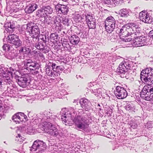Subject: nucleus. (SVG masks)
I'll list each match as a JSON object with an SVG mask.
<instances>
[{"mask_svg":"<svg viewBox=\"0 0 153 153\" xmlns=\"http://www.w3.org/2000/svg\"><path fill=\"white\" fill-rule=\"evenodd\" d=\"M86 118L83 116L77 115L75 116L73 120L75 126L78 128L85 131L89 127V124Z\"/></svg>","mask_w":153,"mask_h":153,"instance_id":"f257e3e1","label":"nucleus"},{"mask_svg":"<svg viewBox=\"0 0 153 153\" xmlns=\"http://www.w3.org/2000/svg\"><path fill=\"white\" fill-rule=\"evenodd\" d=\"M140 96L146 100L153 101V87L145 85L140 93Z\"/></svg>","mask_w":153,"mask_h":153,"instance_id":"f03ea898","label":"nucleus"},{"mask_svg":"<svg viewBox=\"0 0 153 153\" xmlns=\"http://www.w3.org/2000/svg\"><path fill=\"white\" fill-rule=\"evenodd\" d=\"M32 22L27 24L26 28L30 36L33 38H36L40 34V30L38 26Z\"/></svg>","mask_w":153,"mask_h":153,"instance_id":"7ed1b4c3","label":"nucleus"},{"mask_svg":"<svg viewBox=\"0 0 153 153\" xmlns=\"http://www.w3.org/2000/svg\"><path fill=\"white\" fill-rule=\"evenodd\" d=\"M46 144L43 141L38 140L35 141L30 149L31 151H36L37 150L39 152H42L46 149Z\"/></svg>","mask_w":153,"mask_h":153,"instance_id":"20e7f679","label":"nucleus"},{"mask_svg":"<svg viewBox=\"0 0 153 153\" xmlns=\"http://www.w3.org/2000/svg\"><path fill=\"white\" fill-rule=\"evenodd\" d=\"M7 39L8 43L13 44L16 47H18L22 45V41L20 40L19 36L16 35H10L7 37Z\"/></svg>","mask_w":153,"mask_h":153,"instance_id":"39448f33","label":"nucleus"},{"mask_svg":"<svg viewBox=\"0 0 153 153\" xmlns=\"http://www.w3.org/2000/svg\"><path fill=\"white\" fill-rule=\"evenodd\" d=\"M114 94L119 99H123L127 96V93L125 89L121 86H117L114 91Z\"/></svg>","mask_w":153,"mask_h":153,"instance_id":"423d86ee","label":"nucleus"},{"mask_svg":"<svg viewBox=\"0 0 153 153\" xmlns=\"http://www.w3.org/2000/svg\"><path fill=\"white\" fill-rule=\"evenodd\" d=\"M12 119L16 123H19L20 122L27 121V117L24 113L19 112L15 114L12 116Z\"/></svg>","mask_w":153,"mask_h":153,"instance_id":"0eeeda50","label":"nucleus"},{"mask_svg":"<svg viewBox=\"0 0 153 153\" xmlns=\"http://www.w3.org/2000/svg\"><path fill=\"white\" fill-rule=\"evenodd\" d=\"M126 26L129 27L130 33L132 34H134L137 35L141 32V28L137 23L134 22L130 23L127 24Z\"/></svg>","mask_w":153,"mask_h":153,"instance_id":"6e6552de","label":"nucleus"},{"mask_svg":"<svg viewBox=\"0 0 153 153\" xmlns=\"http://www.w3.org/2000/svg\"><path fill=\"white\" fill-rule=\"evenodd\" d=\"M153 76V69L151 68H146L143 70L140 74V78L141 80H143L147 78L149 76Z\"/></svg>","mask_w":153,"mask_h":153,"instance_id":"1a4fd4ad","label":"nucleus"},{"mask_svg":"<svg viewBox=\"0 0 153 153\" xmlns=\"http://www.w3.org/2000/svg\"><path fill=\"white\" fill-rule=\"evenodd\" d=\"M140 19L141 21L146 23H151L152 21V17L149 16L146 11H143L139 13Z\"/></svg>","mask_w":153,"mask_h":153,"instance_id":"9d476101","label":"nucleus"},{"mask_svg":"<svg viewBox=\"0 0 153 153\" xmlns=\"http://www.w3.org/2000/svg\"><path fill=\"white\" fill-rule=\"evenodd\" d=\"M130 68V65L128 62L125 61L122 62L119 65L117 69L118 72L120 73H123L126 72L128 69Z\"/></svg>","mask_w":153,"mask_h":153,"instance_id":"9b49d317","label":"nucleus"},{"mask_svg":"<svg viewBox=\"0 0 153 153\" xmlns=\"http://www.w3.org/2000/svg\"><path fill=\"white\" fill-rule=\"evenodd\" d=\"M53 126L51 123L44 122L40 123L39 127L42 131H44L45 133H48L50 129L52 128Z\"/></svg>","mask_w":153,"mask_h":153,"instance_id":"f8f14e48","label":"nucleus"},{"mask_svg":"<svg viewBox=\"0 0 153 153\" xmlns=\"http://www.w3.org/2000/svg\"><path fill=\"white\" fill-rule=\"evenodd\" d=\"M37 63L36 62L28 60L25 63V65L28 70L34 71L37 69Z\"/></svg>","mask_w":153,"mask_h":153,"instance_id":"ddd939ff","label":"nucleus"},{"mask_svg":"<svg viewBox=\"0 0 153 153\" xmlns=\"http://www.w3.org/2000/svg\"><path fill=\"white\" fill-rule=\"evenodd\" d=\"M55 8L57 11L60 13H62L64 14H66L68 11V7L66 6L60 4H57Z\"/></svg>","mask_w":153,"mask_h":153,"instance_id":"4468645a","label":"nucleus"},{"mask_svg":"<svg viewBox=\"0 0 153 153\" xmlns=\"http://www.w3.org/2000/svg\"><path fill=\"white\" fill-rule=\"evenodd\" d=\"M86 22H87L88 27L89 28L94 29L96 27V22L94 20H91L92 16L90 15H85Z\"/></svg>","mask_w":153,"mask_h":153,"instance_id":"2eb2a0df","label":"nucleus"},{"mask_svg":"<svg viewBox=\"0 0 153 153\" xmlns=\"http://www.w3.org/2000/svg\"><path fill=\"white\" fill-rule=\"evenodd\" d=\"M28 81V79L27 78L22 77L19 79L18 83L20 86L24 88L27 85H28L29 83Z\"/></svg>","mask_w":153,"mask_h":153,"instance_id":"dca6fc26","label":"nucleus"},{"mask_svg":"<svg viewBox=\"0 0 153 153\" xmlns=\"http://www.w3.org/2000/svg\"><path fill=\"white\" fill-rule=\"evenodd\" d=\"M37 7L36 4L35 3L30 4L25 8V11L27 13H31L37 8Z\"/></svg>","mask_w":153,"mask_h":153,"instance_id":"f3484780","label":"nucleus"},{"mask_svg":"<svg viewBox=\"0 0 153 153\" xmlns=\"http://www.w3.org/2000/svg\"><path fill=\"white\" fill-rule=\"evenodd\" d=\"M80 104L81 107L83 108L87 111L89 109L88 104V101L87 99H82L80 101Z\"/></svg>","mask_w":153,"mask_h":153,"instance_id":"a211bd4d","label":"nucleus"},{"mask_svg":"<svg viewBox=\"0 0 153 153\" xmlns=\"http://www.w3.org/2000/svg\"><path fill=\"white\" fill-rule=\"evenodd\" d=\"M70 43L73 45L77 44L79 41V37L76 35H73L70 37L69 39Z\"/></svg>","mask_w":153,"mask_h":153,"instance_id":"6ab92c4d","label":"nucleus"},{"mask_svg":"<svg viewBox=\"0 0 153 153\" xmlns=\"http://www.w3.org/2000/svg\"><path fill=\"white\" fill-rule=\"evenodd\" d=\"M105 24L106 25H115V21L114 18L112 16L108 17L105 21Z\"/></svg>","mask_w":153,"mask_h":153,"instance_id":"aec40b11","label":"nucleus"},{"mask_svg":"<svg viewBox=\"0 0 153 153\" xmlns=\"http://www.w3.org/2000/svg\"><path fill=\"white\" fill-rule=\"evenodd\" d=\"M129 34V33L127 30V28L125 27H123L119 32L120 36H122L123 37L127 36Z\"/></svg>","mask_w":153,"mask_h":153,"instance_id":"412c9836","label":"nucleus"},{"mask_svg":"<svg viewBox=\"0 0 153 153\" xmlns=\"http://www.w3.org/2000/svg\"><path fill=\"white\" fill-rule=\"evenodd\" d=\"M138 36H136V37L135 38V42H134L135 45H137V46H142L144 45V42H143L142 39H140V38H138Z\"/></svg>","mask_w":153,"mask_h":153,"instance_id":"4be33fe9","label":"nucleus"},{"mask_svg":"<svg viewBox=\"0 0 153 153\" xmlns=\"http://www.w3.org/2000/svg\"><path fill=\"white\" fill-rule=\"evenodd\" d=\"M48 133L51 135L56 136L58 135L59 133L58 129L53 126L52 128L50 129Z\"/></svg>","mask_w":153,"mask_h":153,"instance_id":"5701e85b","label":"nucleus"},{"mask_svg":"<svg viewBox=\"0 0 153 153\" xmlns=\"http://www.w3.org/2000/svg\"><path fill=\"white\" fill-rule=\"evenodd\" d=\"M37 15L38 16H40L42 17H45L47 15V14L45 13V11L44 7L40 10L38 11L37 12Z\"/></svg>","mask_w":153,"mask_h":153,"instance_id":"b1692460","label":"nucleus"},{"mask_svg":"<svg viewBox=\"0 0 153 153\" xmlns=\"http://www.w3.org/2000/svg\"><path fill=\"white\" fill-rule=\"evenodd\" d=\"M105 27L107 32L110 33L114 30L115 27V25H107L105 24Z\"/></svg>","mask_w":153,"mask_h":153,"instance_id":"393cba45","label":"nucleus"},{"mask_svg":"<svg viewBox=\"0 0 153 153\" xmlns=\"http://www.w3.org/2000/svg\"><path fill=\"white\" fill-rule=\"evenodd\" d=\"M25 139V138L22 136L20 134H18V135L16 136L15 138V140L16 142L19 144L22 143Z\"/></svg>","mask_w":153,"mask_h":153,"instance_id":"a878e982","label":"nucleus"},{"mask_svg":"<svg viewBox=\"0 0 153 153\" xmlns=\"http://www.w3.org/2000/svg\"><path fill=\"white\" fill-rule=\"evenodd\" d=\"M144 83L146 84H148L147 85H149L152 83H153V76H149L147 78L143 80Z\"/></svg>","mask_w":153,"mask_h":153,"instance_id":"bb28decb","label":"nucleus"},{"mask_svg":"<svg viewBox=\"0 0 153 153\" xmlns=\"http://www.w3.org/2000/svg\"><path fill=\"white\" fill-rule=\"evenodd\" d=\"M44 7L45 11V13L47 15L48 14H51L53 13V9L50 6H44Z\"/></svg>","mask_w":153,"mask_h":153,"instance_id":"cd10ccee","label":"nucleus"},{"mask_svg":"<svg viewBox=\"0 0 153 153\" xmlns=\"http://www.w3.org/2000/svg\"><path fill=\"white\" fill-rule=\"evenodd\" d=\"M134 104L131 103H130L126 105L125 106V109L127 111H131L133 110L134 108Z\"/></svg>","mask_w":153,"mask_h":153,"instance_id":"c85d7f7f","label":"nucleus"},{"mask_svg":"<svg viewBox=\"0 0 153 153\" xmlns=\"http://www.w3.org/2000/svg\"><path fill=\"white\" fill-rule=\"evenodd\" d=\"M0 71H1V73H0V75L1 76L3 79H4V78H7L9 76H10V75L7 72L6 73L4 71L0 69Z\"/></svg>","mask_w":153,"mask_h":153,"instance_id":"c756f323","label":"nucleus"},{"mask_svg":"<svg viewBox=\"0 0 153 153\" xmlns=\"http://www.w3.org/2000/svg\"><path fill=\"white\" fill-rule=\"evenodd\" d=\"M0 71H1V73H0V75L1 76L3 79H4V78H7L9 76H10V75L7 72L6 73L4 71L0 69Z\"/></svg>","mask_w":153,"mask_h":153,"instance_id":"7c9ffc66","label":"nucleus"},{"mask_svg":"<svg viewBox=\"0 0 153 153\" xmlns=\"http://www.w3.org/2000/svg\"><path fill=\"white\" fill-rule=\"evenodd\" d=\"M12 47L11 45L7 44H5L2 47L3 50L5 51H8L10 50Z\"/></svg>","mask_w":153,"mask_h":153,"instance_id":"2f4dec72","label":"nucleus"},{"mask_svg":"<svg viewBox=\"0 0 153 153\" xmlns=\"http://www.w3.org/2000/svg\"><path fill=\"white\" fill-rule=\"evenodd\" d=\"M120 15L122 17H126L128 14V13L125 9H122L120 11Z\"/></svg>","mask_w":153,"mask_h":153,"instance_id":"473e14b6","label":"nucleus"},{"mask_svg":"<svg viewBox=\"0 0 153 153\" xmlns=\"http://www.w3.org/2000/svg\"><path fill=\"white\" fill-rule=\"evenodd\" d=\"M115 5H120L123 3V0H112Z\"/></svg>","mask_w":153,"mask_h":153,"instance_id":"72a5a7b5","label":"nucleus"},{"mask_svg":"<svg viewBox=\"0 0 153 153\" xmlns=\"http://www.w3.org/2000/svg\"><path fill=\"white\" fill-rule=\"evenodd\" d=\"M45 71L48 75L50 76L52 72V71L49 66H48L45 69Z\"/></svg>","mask_w":153,"mask_h":153,"instance_id":"f704fd0d","label":"nucleus"},{"mask_svg":"<svg viewBox=\"0 0 153 153\" xmlns=\"http://www.w3.org/2000/svg\"><path fill=\"white\" fill-rule=\"evenodd\" d=\"M63 24L65 25L68 26L69 25V20L65 17L63 18L62 19Z\"/></svg>","mask_w":153,"mask_h":153,"instance_id":"c9c22d12","label":"nucleus"},{"mask_svg":"<svg viewBox=\"0 0 153 153\" xmlns=\"http://www.w3.org/2000/svg\"><path fill=\"white\" fill-rule=\"evenodd\" d=\"M45 22L48 25H51L52 24V19L50 18L47 17L45 19Z\"/></svg>","mask_w":153,"mask_h":153,"instance_id":"e433bc0d","label":"nucleus"},{"mask_svg":"<svg viewBox=\"0 0 153 153\" xmlns=\"http://www.w3.org/2000/svg\"><path fill=\"white\" fill-rule=\"evenodd\" d=\"M54 72H52L51 75L50 76V77L55 78L58 76V75H60V74L57 71H54L53 70Z\"/></svg>","mask_w":153,"mask_h":153,"instance_id":"4c0bfd02","label":"nucleus"},{"mask_svg":"<svg viewBox=\"0 0 153 153\" xmlns=\"http://www.w3.org/2000/svg\"><path fill=\"white\" fill-rule=\"evenodd\" d=\"M58 37V35L56 33H51L50 36V38L56 41Z\"/></svg>","mask_w":153,"mask_h":153,"instance_id":"58836bf2","label":"nucleus"},{"mask_svg":"<svg viewBox=\"0 0 153 153\" xmlns=\"http://www.w3.org/2000/svg\"><path fill=\"white\" fill-rule=\"evenodd\" d=\"M35 47L37 49L39 50H44V47L41 44L40 45H39V43H36L35 45Z\"/></svg>","mask_w":153,"mask_h":153,"instance_id":"ea45409f","label":"nucleus"},{"mask_svg":"<svg viewBox=\"0 0 153 153\" xmlns=\"http://www.w3.org/2000/svg\"><path fill=\"white\" fill-rule=\"evenodd\" d=\"M67 115L66 114H62L61 117L62 121L64 123H66L67 122V120L66 119L67 117Z\"/></svg>","mask_w":153,"mask_h":153,"instance_id":"a19ab883","label":"nucleus"},{"mask_svg":"<svg viewBox=\"0 0 153 153\" xmlns=\"http://www.w3.org/2000/svg\"><path fill=\"white\" fill-rule=\"evenodd\" d=\"M71 3L72 5H74L78 3L79 0H71Z\"/></svg>","mask_w":153,"mask_h":153,"instance_id":"79ce46f5","label":"nucleus"},{"mask_svg":"<svg viewBox=\"0 0 153 153\" xmlns=\"http://www.w3.org/2000/svg\"><path fill=\"white\" fill-rule=\"evenodd\" d=\"M56 69L59 70L61 71H63L64 70V68L63 67H61V66H57L56 67Z\"/></svg>","mask_w":153,"mask_h":153,"instance_id":"37998d69","label":"nucleus"},{"mask_svg":"<svg viewBox=\"0 0 153 153\" xmlns=\"http://www.w3.org/2000/svg\"><path fill=\"white\" fill-rule=\"evenodd\" d=\"M5 82H10V76H9L8 77H7V78H4L3 79Z\"/></svg>","mask_w":153,"mask_h":153,"instance_id":"c03bdc74","label":"nucleus"},{"mask_svg":"<svg viewBox=\"0 0 153 153\" xmlns=\"http://www.w3.org/2000/svg\"><path fill=\"white\" fill-rule=\"evenodd\" d=\"M111 2L110 0H104V3L105 4L109 5L110 4Z\"/></svg>","mask_w":153,"mask_h":153,"instance_id":"a18cd8bd","label":"nucleus"},{"mask_svg":"<svg viewBox=\"0 0 153 153\" xmlns=\"http://www.w3.org/2000/svg\"><path fill=\"white\" fill-rule=\"evenodd\" d=\"M149 35L150 38L153 39V30L150 31L149 33Z\"/></svg>","mask_w":153,"mask_h":153,"instance_id":"49530a36","label":"nucleus"},{"mask_svg":"<svg viewBox=\"0 0 153 153\" xmlns=\"http://www.w3.org/2000/svg\"><path fill=\"white\" fill-rule=\"evenodd\" d=\"M133 39L131 38L130 37H128L125 39L126 42H130L133 40Z\"/></svg>","mask_w":153,"mask_h":153,"instance_id":"de8ad7c7","label":"nucleus"},{"mask_svg":"<svg viewBox=\"0 0 153 153\" xmlns=\"http://www.w3.org/2000/svg\"><path fill=\"white\" fill-rule=\"evenodd\" d=\"M56 64L54 63H52L51 66L52 67V69L53 70L55 68V67L56 66Z\"/></svg>","mask_w":153,"mask_h":153,"instance_id":"09e8293b","label":"nucleus"},{"mask_svg":"<svg viewBox=\"0 0 153 153\" xmlns=\"http://www.w3.org/2000/svg\"><path fill=\"white\" fill-rule=\"evenodd\" d=\"M9 28H10V29L13 30V29H14L15 28V27L13 26V25L10 24V26L9 27Z\"/></svg>","mask_w":153,"mask_h":153,"instance_id":"8fccbe9b","label":"nucleus"},{"mask_svg":"<svg viewBox=\"0 0 153 153\" xmlns=\"http://www.w3.org/2000/svg\"><path fill=\"white\" fill-rule=\"evenodd\" d=\"M26 50V49H25V48H22V49H21V50H20L19 51H20H20L23 52L25 51H24V50Z\"/></svg>","mask_w":153,"mask_h":153,"instance_id":"3c124183","label":"nucleus"},{"mask_svg":"<svg viewBox=\"0 0 153 153\" xmlns=\"http://www.w3.org/2000/svg\"><path fill=\"white\" fill-rule=\"evenodd\" d=\"M2 80L1 79H0V88H1L2 87L1 86V83H2Z\"/></svg>","mask_w":153,"mask_h":153,"instance_id":"603ef678","label":"nucleus"},{"mask_svg":"<svg viewBox=\"0 0 153 153\" xmlns=\"http://www.w3.org/2000/svg\"><path fill=\"white\" fill-rule=\"evenodd\" d=\"M39 56L40 57H42L43 56V54L42 53H39Z\"/></svg>","mask_w":153,"mask_h":153,"instance_id":"864d4df0","label":"nucleus"},{"mask_svg":"<svg viewBox=\"0 0 153 153\" xmlns=\"http://www.w3.org/2000/svg\"><path fill=\"white\" fill-rule=\"evenodd\" d=\"M62 0L64 1H67V0Z\"/></svg>","mask_w":153,"mask_h":153,"instance_id":"5fc2aeb1","label":"nucleus"},{"mask_svg":"<svg viewBox=\"0 0 153 153\" xmlns=\"http://www.w3.org/2000/svg\"><path fill=\"white\" fill-rule=\"evenodd\" d=\"M1 13V12L0 11V13Z\"/></svg>","mask_w":153,"mask_h":153,"instance_id":"6e6d98bb","label":"nucleus"}]
</instances>
